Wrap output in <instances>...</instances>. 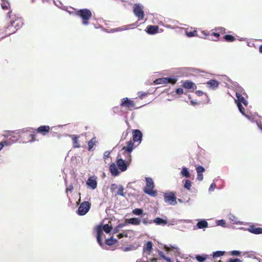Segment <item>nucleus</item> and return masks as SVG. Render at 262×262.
I'll return each instance as SVG.
<instances>
[{"label": "nucleus", "instance_id": "f257e3e1", "mask_svg": "<svg viewBox=\"0 0 262 262\" xmlns=\"http://www.w3.org/2000/svg\"><path fill=\"white\" fill-rule=\"evenodd\" d=\"M76 14L82 19V23L84 26L89 24V20L92 17V12L88 9H81L76 12Z\"/></svg>", "mask_w": 262, "mask_h": 262}, {"label": "nucleus", "instance_id": "f03ea898", "mask_svg": "<svg viewBox=\"0 0 262 262\" xmlns=\"http://www.w3.org/2000/svg\"><path fill=\"white\" fill-rule=\"evenodd\" d=\"M236 99L235 100V102L237 104L238 110L242 115H245L244 108L242 103L247 106L248 104V101L246 100L245 98L242 96L239 93L236 92Z\"/></svg>", "mask_w": 262, "mask_h": 262}, {"label": "nucleus", "instance_id": "7ed1b4c3", "mask_svg": "<svg viewBox=\"0 0 262 262\" xmlns=\"http://www.w3.org/2000/svg\"><path fill=\"white\" fill-rule=\"evenodd\" d=\"M145 181L146 187L148 188H144V192L151 196H155L156 195V192L152 190L154 188V184L152 179L150 178H146Z\"/></svg>", "mask_w": 262, "mask_h": 262}, {"label": "nucleus", "instance_id": "20e7f679", "mask_svg": "<svg viewBox=\"0 0 262 262\" xmlns=\"http://www.w3.org/2000/svg\"><path fill=\"white\" fill-rule=\"evenodd\" d=\"M163 196L165 203L172 206L177 204L176 195L173 192L164 193Z\"/></svg>", "mask_w": 262, "mask_h": 262}, {"label": "nucleus", "instance_id": "39448f33", "mask_svg": "<svg viewBox=\"0 0 262 262\" xmlns=\"http://www.w3.org/2000/svg\"><path fill=\"white\" fill-rule=\"evenodd\" d=\"M91 204L88 201L83 202L80 204L78 210L77 214L80 215H84L90 210Z\"/></svg>", "mask_w": 262, "mask_h": 262}, {"label": "nucleus", "instance_id": "423d86ee", "mask_svg": "<svg viewBox=\"0 0 262 262\" xmlns=\"http://www.w3.org/2000/svg\"><path fill=\"white\" fill-rule=\"evenodd\" d=\"M143 6L139 4H136L134 6V14L138 17L139 19L142 20L144 17Z\"/></svg>", "mask_w": 262, "mask_h": 262}, {"label": "nucleus", "instance_id": "0eeeda50", "mask_svg": "<svg viewBox=\"0 0 262 262\" xmlns=\"http://www.w3.org/2000/svg\"><path fill=\"white\" fill-rule=\"evenodd\" d=\"M177 81V79L176 78L171 77H163L157 79L155 80L156 84H165V83H171L174 84Z\"/></svg>", "mask_w": 262, "mask_h": 262}, {"label": "nucleus", "instance_id": "6e6552de", "mask_svg": "<svg viewBox=\"0 0 262 262\" xmlns=\"http://www.w3.org/2000/svg\"><path fill=\"white\" fill-rule=\"evenodd\" d=\"M241 230L248 231V232L254 234H262V228L256 227L254 225H251L248 228L241 227Z\"/></svg>", "mask_w": 262, "mask_h": 262}, {"label": "nucleus", "instance_id": "1a4fd4ad", "mask_svg": "<svg viewBox=\"0 0 262 262\" xmlns=\"http://www.w3.org/2000/svg\"><path fill=\"white\" fill-rule=\"evenodd\" d=\"M86 184L91 189H96L97 186V177L95 176L89 177L86 182Z\"/></svg>", "mask_w": 262, "mask_h": 262}, {"label": "nucleus", "instance_id": "9d476101", "mask_svg": "<svg viewBox=\"0 0 262 262\" xmlns=\"http://www.w3.org/2000/svg\"><path fill=\"white\" fill-rule=\"evenodd\" d=\"M117 165L119 170L121 171H125L127 169L128 164L122 158L117 159L116 161Z\"/></svg>", "mask_w": 262, "mask_h": 262}, {"label": "nucleus", "instance_id": "9b49d317", "mask_svg": "<svg viewBox=\"0 0 262 262\" xmlns=\"http://www.w3.org/2000/svg\"><path fill=\"white\" fill-rule=\"evenodd\" d=\"M182 86L188 90L190 92H192L194 90L196 89L195 84L190 80H186L183 82Z\"/></svg>", "mask_w": 262, "mask_h": 262}, {"label": "nucleus", "instance_id": "f8f14e48", "mask_svg": "<svg viewBox=\"0 0 262 262\" xmlns=\"http://www.w3.org/2000/svg\"><path fill=\"white\" fill-rule=\"evenodd\" d=\"M120 105L122 107H127L129 108L135 107V104L134 101L129 99L127 97H125L122 99Z\"/></svg>", "mask_w": 262, "mask_h": 262}, {"label": "nucleus", "instance_id": "ddd939ff", "mask_svg": "<svg viewBox=\"0 0 262 262\" xmlns=\"http://www.w3.org/2000/svg\"><path fill=\"white\" fill-rule=\"evenodd\" d=\"M142 133L139 129H134L133 132V139L135 142H141L142 139Z\"/></svg>", "mask_w": 262, "mask_h": 262}, {"label": "nucleus", "instance_id": "4468645a", "mask_svg": "<svg viewBox=\"0 0 262 262\" xmlns=\"http://www.w3.org/2000/svg\"><path fill=\"white\" fill-rule=\"evenodd\" d=\"M97 230V235H96V238L97 241L99 245L100 246H103V243L102 242V235L103 234V231L101 227H98L96 229Z\"/></svg>", "mask_w": 262, "mask_h": 262}, {"label": "nucleus", "instance_id": "2eb2a0df", "mask_svg": "<svg viewBox=\"0 0 262 262\" xmlns=\"http://www.w3.org/2000/svg\"><path fill=\"white\" fill-rule=\"evenodd\" d=\"M141 219L138 217H133L125 220V224H131L133 225H139L141 223Z\"/></svg>", "mask_w": 262, "mask_h": 262}, {"label": "nucleus", "instance_id": "dca6fc26", "mask_svg": "<svg viewBox=\"0 0 262 262\" xmlns=\"http://www.w3.org/2000/svg\"><path fill=\"white\" fill-rule=\"evenodd\" d=\"M163 249L164 250L167 252H170L172 250H176L175 253H177L178 255L180 254V252L179 251V248L177 245H170V246L164 245L163 246Z\"/></svg>", "mask_w": 262, "mask_h": 262}, {"label": "nucleus", "instance_id": "f3484780", "mask_svg": "<svg viewBox=\"0 0 262 262\" xmlns=\"http://www.w3.org/2000/svg\"><path fill=\"white\" fill-rule=\"evenodd\" d=\"M206 84L209 87V88L212 90H215L218 88L219 83L216 80L211 79L208 81L206 83Z\"/></svg>", "mask_w": 262, "mask_h": 262}, {"label": "nucleus", "instance_id": "a211bd4d", "mask_svg": "<svg viewBox=\"0 0 262 262\" xmlns=\"http://www.w3.org/2000/svg\"><path fill=\"white\" fill-rule=\"evenodd\" d=\"M110 171L112 175L116 177L118 176L120 172L118 170V168H117V165H116L115 163H112L110 166Z\"/></svg>", "mask_w": 262, "mask_h": 262}, {"label": "nucleus", "instance_id": "6ab92c4d", "mask_svg": "<svg viewBox=\"0 0 262 262\" xmlns=\"http://www.w3.org/2000/svg\"><path fill=\"white\" fill-rule=\"evenodd\" d=\"M50 129V127L49 126L41 125L36 129V131L38 133L41 134L42 135H46L49 132Z\"/></svg>", "mask_w": 262, "mask_h": 262}, {"label": "nucleus", "instance_id": "aec40b11", "mask_svg": "<svg viewBox=\"0 0 262 262\" xmlns=\"http://www.w3.org/2000/svg\"><path fill=\"white\" fill-rule=\"evenodd\" d=\"M158 27L157 26H148L146 29V32L149 34H155L158 31Z\"/></svg>", "mask_w": 262, "mask_h": 262}, {"label": "nucleus", "instance_id": "412c9836", "mask_svg": "<svg viewBox=\"0 0 262 262\" xmlns=\"http://www.w3.org/2000/svg\"><path fill=\"white\" fill-rule=\"evenodd\" d=\"M208 223L206 220L204 219L199 220L196 225L198 229H204L208 227Z\"/></svg>", "mask_w": 262, "mask_h": 262}, {"label": "nucleus", "instance_id": "4be33fe9", "mask_svg": "<svg viewBox=\"0 0 262 262\" xmlns=\"http://www.w3.org/2000/svg\"><path fill=\"white\" fill-rule=\"evenodd\" d=\"M23 25V23L20 20L11 21L10 25L8 26L7 29H10L11 27H14L17 29L20 28Z\"/></svg>", "mask_w": 262, "mask_h": 262}, {"label": "nucleus", "instance_id": "5701e85b", "mask_svg": "<svg viewBox=\"0 0 262 262\" xmlns=\"http://www.w3.org/2000/svg\"><path fill=\"white\" fill-rule=\"evenodd\" d=\"M152 221L153 223L157 225H165L167 223L166 219H163L160 217H156L155 219L152 220Z\"/></svg>", "mask_w": 262, "mask_h": 262}, {"label": "nucleus", "instance_id": "b1692460", "mask_svg": "<svg viewBox=\"0 0 262 262\" xmlns=\"http://www.w3.org/2000/svg\"><path fill=\"white\" fill-rule=\"evenodd\" d=\"M133 146L134 143L132 142L131 141H128L127 142V146L123 147L122 148V150H124L129 154H130L134 149Z\"/></svg>", "mask_w": 262, "mask_h": 262}, {"label": "nucleus", "instance_id": "393cba45", "mask_svg": "<svg viewBox=\"0 0 262 262\" xmlns=\"http://www.w3.org/2000/svg\"><path fill=\"white\" fill-rule=\"evenodd\" d=\"M195 259L199 262H204L208 257V256L206 254H196L195 255Z\"/></svg>", "mask_w": 262, "mask_h": 262}, {"label": "nucleus", "instance_id": "a878e982", "mask_svg": "<svg viewBox=\"0 0 262 262\" xmlns=\"http://www.w3.org/2000/svg\"><path fill=\"white\" fill-rule=\"evenodd\" d=\"M181 174L183 177H185L186 178H189L190 177V174L188 169L184 167L182 168V170L181 171Z\"/></svg>", "mask_w": 262, "mask_h": 262}, {"label": "nucleus", "instance_id": "bb28decb", "mask_svg": "<svg viewBox=\"0 0 262 262\" xmlns=\"http://www.w3.org/2000/svg\"><path fill=\"white\" fill-rule=\"evenodd\" d=\"M152 249V243L151 241H148L144 247V250L147 251L149 253L151 252Z\"/></svg>", "mask_w": 262, "mask_h": 262}, {"label": "nucleus", "instance_id": "cd10ccee", "mask_svg": "<svg viewBox=\"0 0 262 262\" xmlns=\"http://www.w3.org/2000/svg\"><path fill=\"white\" fill-rule=\"evenodd\" d=\"M132 213L136 215L142 216L144 215L143 210L141 208H136L133 210Z\"/></svg>", "mask_w": 262, "mask_h": 262}, {"label": "nucleus", "instance_id": "c85d7f7f", "mask_svg": "<svg viewBox=\"0 0 262 262\" xmlns=\"http://www.w3.org/2000/svg\"><path fill=\"white\" fill-rule=\"evenodd\" d=\"M118 241L116 238H114L113 237H111L110 238L106 239L105 240V244L108 246H112L115 244L117 243Z\"/></svg>", "mask_w": 262, "mask_h": 262}, {"label": "nucleus", "instance_id": "c756f323", "mask_svg": "<svg viewBox=\"0 0 262 262\" xmlns=\"http://www.w3.org/2000/svg\"><path fill=\"white\" fill-rule=\"evenodd\" d=\"M228 219L236 224H241L242 222L237 221V217L232 214L228 215Z\"/></svg>", "mask_w": 262, "mask_h": 262}, {"label": "nucleus", "instance_id": "7c9ffc66", "mask_svg": "<svg viewBox=\"0 0 262 262\" xmlns=\"http://www.w3.org/2000/svg\"><path fill=\"white\" fill-rule=\"evenodd\" d=\"M225 254V251H216L215 252H213L212 253V256L213 258H216L218 257L222 256L224 255Z\"/></svg>", "mask_w": 262, "mask_h": 262}, {"label": "nucleus", "instance_id": "2f4dec72", "mask_svg": "<svg viewBox=\"0 0 262 262\" xmlns=\"http://www.w3.org/2000/svg\"><path fill=\"white\" fill-rule=\"evenodd\" d=\"M10 3L7 0L2 1L1 7L3 10L8 9Z\"/></svg>", "mask_w": 262, "mask_h": 262}, {"label": "nucleus", "instance_id": "473e14b6", "mask_svg": "<svg viewBox=\"0 0 262 262\" xmlns=\"http://www.w3.org/2000/svg\"><path fill=\"white\" fill-rule=\"evenodd\" d=\"M103 230L106 233H109L112 230V227L108 224H105L103 226Z\"/></svg>", "mask_w": 262, "mask_h": 262}, {"label": "nucleus", "instance_id": "72a5a7b5", "mask_svg": "<svg viewBox=\"0 0 262 262\" xmlns=\"http://www.w3.org/2000/svg\"><path fill=\"white\" fill-rule=\"evenodd\" d=\"M73 141L74 148H79L80 147V145H79V142H78V137L74 136L73 138Z\"/></svg>", "mask_w": 262, "mask_h": 262}, {"label": "nucleus", "instance_id": "f704fd0d", "mask_svg": "<svg viewBox=\"0 0 262 262\" xmlns=\"http://www.w3.org/2000/svg\"><path fill=\"white\" fill-rule=\"evenodd\" d=\"M224 38L226 41L229 42H231L235 40V37L229 34L225 35L224 37Z\"/></svg>", "mask_w": 262, "mask_h": 262}, {"label": "nucleus", "instance_id": "c9c22d12", "mask_svg": "<svg viewBox=\"0 0 262 262\" xmlns=\"http://www.w3.org/2000/svg\"><path fill=\"white\" fill-rule=\"evenodd\" d=\"M95 142V138H93L88 142L89 150H90L93 148Z\"/></svg>", "mask_w": 262, "mask_h": 262}, {"label": "nucleus", "instance_id": "e433bc0d", "mask_svg": "<svg viewBox=\"0 0 262 262\" xmlns=\"http://www.w3.org/2000/svg\"><path fill=\"white\" fill-rule=\"evenodd\" d=\"M191 186V181L188 179L185 180V184L184 185V188H186L187 190H189L190 189Z\"/></svg>", "mask_w": 262, "mask_h": 262}, {"label": "nucleus", "instance_id": "4c0bfd02", "mask_svg": "<svg viewBox=\"0 0 262 262\" xmlns=\"http://www.w3.org/2000/svg\"><path fill=\"white\" fill-rule=\"evenodd\" d=\"M123 190H124L123 186L122 185H119L118 190L117 192V194L122 196H124L125 194L123 192Z\"/></svg>", "mask_w": 262, "mask_h": 262}, {"label": "nucleus", "instance_id": "58836bf2", "mask_svg": "<svg viewBox=\"0 0 262 262\" xmlns=\"http://www.w3.org/2000/svg\"><path fill=\"white\" fill-rule=\"evenodd\" d=\"M216 224L217 226H220L223 227H226V221L224 220H219L216 221Z\"/></svg>", "mask_w": 262, "mask_h": 262}, {"label": "nucleus", "instance_id": "ea45409f", "mask_svg": "<svg viewBox=\"0 0 262 262\" xmlns=\"http://www.w3.org/2000/svg\"><path fill=\"white\" fill-rule=\"evenodd\" d=\"M125 223L124 224H119L115 229H114V233H117L119 232L120 229L123 227L125 225H126Z\"/></svg>", "mask_w": 262, "mask_h": 262}, {"label": "nucleus", "instance_id": "a19ab883", "mask_svg": "<svg viewBox=\"0 0 262 262\" xmlns=\"http://www.w3.org/2000/svg\"><path fill=\"white\" fill-rule=\"evenodd\" d=\"M242 252L238 250H233L230 252V254L232 256H239L241 255Z\"/></svg>", "mask_w": 262, "mask_h": 262}, {"label": "nucleus", "instance_id": "79ce46f5", "mask_svg": "<svg viewBox=\"0 0 262 262\" xmlns=\"http://www.w3.org/2000/svg\"><path fill=\"white\" fill-rule=\"evenodd\" d=\"M142 223L145 225H147L148 224H152L153 223V221L152 220H148L147 219V218H144L142 220Z\"/></svg>", "mask_w": 262, "mask_h": 262}, {"label": "nucleus", "instance_id": "37998d69", "mask_svg": "<svg viewBox=\"0 0 262 262\" xmlns=\"http://www.w3.org/2000/svg\"><path fill=\"white\" fill-rule=\"evenodd\" d=\"M196 169L197 173H202L205 171V168L202 166H199Z\"/></svg>", "mask_w": 262, "mask_h": 262}, {"label": "nucleus", "instance_id": "c03bdc74", "mask_svg": "<svg viewBox=\"0 0 262 262\" xmlns=\"http://www.w3.org/2000/svg\"><path fill=\"white\" fill-rule=\"evenodd\" d=\"M196 33L195 31H190V32H187L186 33V35L188 37H191L195 36V34Z\"/></svg>", "mask_w": 262, "mask_h": 262}, {"label": "nucleus", "instance_id": "a18cd8bd", "mask_svg": "<svg viewBox=\"0 0 262 262\" xmlns=\"http://www.w3.org/2000/svg\"><path fill=\"white\" fill-rule=\"evenodd\" d=\"M227 262H242V261L237 258H229Z\"/></svg>", "mask_w": 262, "mask_h": 262}, {"label": "nucleus", "instance_id": "49530a36", "mask_svg": "<svg viewBox=\"0 0 262 262\" xmlns=\"http://www.w3.org/2000/svg\"><path fill=\"white\" fill-rule=\"evenodd\" d=\"M215 186H216L215 184L214 183H212L210 185V187H209V192H212V191H214V189H215Z\"/></svg>", "mask_w": 262, "mask_h": 262}, {"label": "nucleus", "instance_id": "de8ad7c7", "mask_svg": "<svg viewBox=\"0 0 262 262\" xmlns=\"http://www.w3.org/2000/svg\"><path fill=\"white\" fill-rule=\"evenodd\" d=\"M110 152L108 150H106L105 151H104V154H103V158L104 159H106L107 158H108L110 156Z\"/></svg>", "mask_w": 262, "mask_h": 262}, {"label": "nucleus", "instance_id": "09e8293b", "mask_svg": "<svg viewBox=\"0 0 262 262\" xmlns=\"http://www.w3.org/2000/svg\"><path fill=\"white\" fill-rule=\"evenodd\" d=\"M158 254H159V256H160L162 258H163V259H164V260H165V259L167 257V256H166L164 255V253H163L162 251H161L159 250V251H158Z\"/></svg>", "mask_w": 262, "mask_h": 262}, {"label": "nucleus", "instance_id": "8fccbe9b", "mask_svg": "<svg viewBox=\"0 0 262 262\" xmlns=\"http://www.w3.org/2000/svg\"><path fill=\"white\" fill-rule=\"evenodd\" d=\"M176 93L178 95H181L183 93V89L182 88H178L176 89Z\"/></svg>", "mask_w": 262, "mask_h": 262}, {"label": "nucleus", "instance_id": "3c124183", "mask_svg": "<svg viewBox=\"0 0 262 262\" xmlns=\"http://www.w3.org/2000/svg\"><path fill=\"white\" fill-rule=\"evenodd\" d=\"M197 179L199 181H201L203 179V173H197Z\"/></svg>", "mask_w": 262, "mask_h": 262}, {"label": "nucleus", "instance_id": "603ef678", "mask_svg": "<svg viewBox=\"0 0 262 262\" xmlns=\"http://www.w3.org/2000/svg\"><path fill=\"white\" fill-rule=\"evenodd\" d=\"M30 136L31 137V139L30 141H29V142H32L36 140H35L36 135L35 134H31L30 135Z\"/></svg>", "mask_w": 262, "mask_h": 262}, {"label": "nucleus", "instance_id": "864d4df0", "mask_svg": "<svg viewBox=\"0 0 262 262\" xmlns=\"http://www.w3.org/2000/svg\"><path fill=\"white\" fill-rule=\"evenodd\" d=\"M5 145H7L8 143L7 142H5L4 144L3 142L0 143V151L3 149Z\"/></svg>", "mask_w": 262, "mask_h": 262}, {"label": "nucleus", "instance_id": "5fc2aeb1", "mask_svg": "<svg viewBox=\"0 0 262 262\" xmlns=\"http://www.w3.org/2000/svg\"><path fill=\"white\" fill-rule=\"evenodd\" d=\"M195 94L198 96H201L203 94V92L202 91H196Z\"/></svg>", "mask_w": 262, "mask_h": 262}, {"label": "nucleus", "instance_id": "6e6d98bb", "mask_svg": "<svg viewBox=\"0 0 262 262\" xmlns=\"http://www.w3.org/2000/svg\"><path fill=\"white\" fill-rule=\"evenodd\" d=\"M126 29H127V28H126L119 27V28H116L115 29V31H116V32H117V31H121L125 30H126Z\"/></svg>", "mask_w": 262, "mask_h": 262}, {"label": "nucleus", "instance_id": "4d7b16f0", "mask_svg": "<svg viewBox=\"0 0 262 262\" xmlns=\"http://www.w3.org/2000/svg\"><path fill=\"white\" fill-rule=\"evenodd\" d=\"M138 94V96L139 97L142 98V96L146 95V93L145 92H139Z\"/></svg>", "mask_w": 262, "mask_h": 262}, {"label": "nucleus", "instance_id": "13d9d810", "mask_svg": "<svg viewBox=\"0 0 262 262\" xmlns=\"http://www.w3.org/2000/svg\"><path fill=\"white\" fill-rule=\"evenodd\" d=\"M73 190V186L72 185H71L69 186V187L67 189V192L68 191L72 192Z\"/></svg>", "mask_w": 262, "mask_h": 262}, {"label": "nucleus", "instance_id": "bf43d9fd", "mask_svg": "<svg viewBox=\"0 0 262 262\" xmlns=\"http://www.w3.org/2000/svg\"><path fill=\"white\" fill-rule=\"evenodd\" d=\"M29 132V128H23L22 130H20V132H21V133H26V132Z\"/></svg>", "mask_w": 262, "mask_h": 262}, {"label": "nucleus", "instance_id": "052dcab7", "mask_svg": "<svg viewBox=\"0 0 262 262\" xmlns=\"http://www.w3.org/2000/svg\"><path fill=\"white\" fill-rule=\"evenodd\" d=\"M190 103H191V104H192L193 105H198V102L196 101H194V100H191L190 101Z\"/></svg>", "mask_w": 262, "mask_h": 262}, {"label": "nucleus", "instance_id": "680f3d73", "mask_svg": "<svg viewBox=\"0 0 262 262\" xmlns=\"http://www.w3.org/2000/svg\"><path fill=\"white\" fill-rule=\"evenodd\" d=\"M117 236H118V238L120 239L124 236V234H123V233H120L117 235Z\"/></svg>", "mask_w": 262, "mask_h": 262}, {"label": "nucleus", "instance_id": "e2e57ef3", "mask_svg": "<svg viewBox=\"0 0 262 262\" xmlns=\"http://www.w3.org/2000/svg\"><path fill=\"white\" fill-rule=\"evenodd\" d=\"M217 30H220L221 31V32H225V29L223 27H220Z\"/></svg>", "mask_w": 262, "mask_h": 262}, {"label": "nucleus", "instance_id": "0e129e2a", "mask_svg": "<svg viewBox=\"0 0 262 262\" xmlns=\"http://www.w3.org/2000/svg\"><path fill=\"white\" fill-rule=\"evenodd\" d=\"M165 260L167 261V262H173L171 259L168 257H167Z\"/></svg>", "mask_w": 262, "mask_h": 262}, {"label": "nucleus", "instance_id": "69168bd1", "mask_svg": "<svg viewBox=\"0 0 262 262\" xmlns=\"http://www.w3.org/2000/svg\"><path fill=\"white\" fill-rule=\"evenodd\" d=\"M176 224V222L174 220H172L171 221V222L169 223V225H174Z\"/></svg>", "mask_w": 262, "mask_h": 262}, {"label": "nucleus", "instance_id": "338daca9", "mask_svg": "<svg viewBox=\"0 0 262 262\" xmlns=\"http://www.w3.org/2000/svg\"><path fill=\"white\" fill-rule=\"evenodd\" d=\"M213 35H214L216 37H219L220 36V34L219 33L214 32L213 33Z\"/></svg>", "mask_w": 262, "mask_h": 262}, {"label": "nucleus", "instance_id": "774afa93", "mask_svg": "<svg viewBox=\"0 0 262 262\" xmlns=\"http://www.w3.org/2000/svg\"><path fill=\"white\" fill-rule=\"evenodd\" d=\"M243 116H245L247 119H248L249 120H251V117L248 116V115H247L245 113V115H243Z\"/></svg>", "mask_w": 262, "mask_h": 262}]
</instances>
